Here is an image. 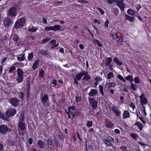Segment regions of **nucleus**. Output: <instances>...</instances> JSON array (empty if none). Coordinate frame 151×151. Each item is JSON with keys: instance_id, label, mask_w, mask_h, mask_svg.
Instances as JSON below:
<instances>
[{"instance_id": "obj_24", "label": "nucleus", "mask_w": 151, "mask_h": 151, "mask_svg": "<svg viewBox=\"0 0 151 151\" xmlns=\"http://www.w3.org/2000/svg\"><path fill=\"white\" fill-rule=\"evenodd\" d=\"M114 63L116 64L118 66H120L122 65L123 63L122 62L118 60V58L117 57H116L113 60Z\"/></svg>"}, {"instance_id": "obj_29", "label": "nucleus", "mask_w": 151, "mask_h": 151, "mask_svg": "<svg viewBox=\"0 0 151 151\" xmlns=\"http://www.w3.org/2000/svg\"><path fill=\"white\" fill-rule=\"evenodd\" d=\"M19 38L17 34L14 33L13 35V40L16 42H17L19 40Z\"/></svg>"}, {"instance_id": "obj_47", "label": "nucleus", "mask_w": 151, "mask_h": 151, "mask_svg": "<svg viewBox=\"0 0 151 151\" xmlns=\"http://www.w3.org/2000/svg\"><path fill=\"white\" fill-rule=\"evenodd\" d=\"M16 69V68L14 66H12L10 67L9 71V73H12L13 71L15 70Z\"/></svg>"}, {"instance_id": "obj_56", "label": "nucleus", "mask_w": 151, "mask_h": 151, "mask_svg": "<svg viewBox=\"0 0 151 151\" xmlns=\"http://www.w3.org/2000/svg\"><path fill=\"white\" fill-rule=\"evenodd\" d=\"M66 111L67 114L68 116V118L69 119H70L71 118V117L70 114V113L71 114H72L73 113V112L70 110L69 111Z\"/></svg>"}, {"instance_id": "obj_22", "label": "nucleus", "mask_w": 151, "mask_h": 151, "mask_svg": "<svg viewBox=\"0 0 151 151\" xmlns=\"http://www.w3.org/2000/svg\"><path fill=\"white\" fill-rule=\"evenodd\" d=\"M116 85L115 82L108 83H105V85L107 88V89H109L111 87H114Z\"/></svg>"}, {"instance_id": "obj_54", "label": "nucleus", "mask_w": 151, "mask_h": 151, "mask_svg": "<svg viewBox=\"0 0 151 151\" xmlns=\"http://www.w3.org/2000/svg\"><path fill=\"white\" fill-rule=\"evenodd\" d=\"M117 78L120 80L122 81L123 82H126L125 80L119 74L117 76Z\"/></svg>"}, {"instance_id": "obj_2", "label": "nucleus", "mask_w": 151, "mask_h": 151, "mask_svg": "<svg viewBox=\"0 0 151 151\" xmlns=\"http://www.w3.org/2000/svg\"><path fill=\"white\" fill-rule=\"evenodd\" d=\"M26 19L24 17H22L16 21L15 23L14 28L16 29L23 27L26 23Z\"/></svg>"}, {"instance_id": "obj_16", "label": "nucleus", "mask_w": 151, "mask_h": 151, "mask_svg": "<svg viewBox=\"0 0 151 151\" xmlns=\"http://www.w3.org/2000/svg\"><path fill=\"white\" fill-rule=\"evenodd\" d=\"M49 44L51 45L50 47L51 49H54L59 45L58 42V44H56V41L55 39H53L50 40L49 42Z\"/></svg>"}, {"instance_id": "obj_44", "label": "nucleus", "mask_w": 151, "mask_h": 151, "mask_svg": "<svg viewBox=\"0 0 151 151\" xmlns=\"http://www.w3.org/2000/svg\"><path fill=\"white\" fill-rule=\"evenodd\" d=\"M112 12L116 15H117L119 13V10L117 8L113 9Z\"/></svg>"}, {"instance_id": "obj_49", "label": "nucleus", "mask_w": 151, "mask_h": 151, "mask_svg": "<svg viewBox=\"0 0 151 151\" xmlns=\"http://www.w3.org/2000/svg\"><path fill=\"white\" fill-rule=\"evenodd\" d=\"M19 96L21 100H23L24 96V93L23 92H20L19 94Z\"/></svg>"}, {"instance_id": "obj_51", "label": "nucleus", "mask_w": 151, "mask_h": 151, "mask_svg": "<svg viewBox=\"0 0 151 151\" xmlns=\"http://www.w3.org/2000/svg\"><path fill=\"white\" fill-rule=\"evenodd\" d=\"M58 133L59 138L61 140H63L64 139V138L63 133L60 131H58Z\"/></svg>"}, {"instance_id": "obj_8", "label": "nucleus", "mask_w": 151, "mask_h": 151, "mask_svg": "<svg viewBox=\"0 0 151 151\" xmlns=\"http://www.w3.org/2000/svg\"><path fill=\"white\" fill-rule=\"evenodd\" d=\"M88 102L93 109H96L98 108V102L95 100L94 98H88Z\"/></svg>"}, {"instance_id": "obj_46", "label": "nucleus", "mask_w": 151, "mask_h": 151, "mask_svg": "<svg viewBox=\"0 0 151 151\" xmlns=\"http://www.w3.org/2000/svg\"><path fill=\"white\" fill-rule=\"evenodd\" d=\"M130 135L134 140H136L138 136V134H135L132 133Z\"/></svg>"}, {"instance_id": "obj_43", "label": "nucleus", "mask_w": 151, "mask_h": 151, "mask_svg": "<svg viewBox=\"0 0 151 151\" xmlns=\"http://www.w3.org/2000/svg\"><path fill=\"white\" fill-rule=\"evenodd\" d=\"M114 77V75L113 73L111 72H109L107 75V79H109Z\"/></svg>"}, {"instance_id": "obj_6", "label": "nucleus", "mask_w": 151, "mask_h": 151, "mask_svg": "<svg viewBox=\"0 0 151 151\" xmlns=\"http://www.w3.org/2000/svg\"><path fill=\"white\" fill-rule=\"evenodd\" d=\"M124 1V0H112L113 2L117 4V6L119 7L122 12L124 10L125 7Z\"/></svg>"}, {"instance_id": "obj_33", "label": "nucleus", "mask_w": 151, "mask_h": 151, "mask_svg": "<svg viewBox=\"0 0 151 151\" xmlns=\"http://www.w3.org/2000/svg\"><path fill=\"white\" fill-rule=\"evenodd\" d=\"M93 42L94 43H97L98 46L100 47H102L103 46L101 43L96 39L94 38L93 39Z\"/></svg>"}, {"instance_id": "obj_15", "label": "nucleus", "mask_w": 151, "mask_h": 151, "mask_svg": "<svg viewBox=\"0 0 151 151\" xmlns=\"http://www.w3.org/2000/svg\"><path fill=\"white\" fill-rule=\"evenodd\" d=\"M47 144L48 145L47 148L48 151H51L53 150L52 140L51 138L50 139H48L47 140Z\"/></svg>"}, {"instance_id": "obj_18", "label": "nucleus", "mask_w": 151, "mask_h": 151, "mask_svg": "<svg viewBox=\"0 0 151 151\" xmlns=\"http://www.w3.org/2000/svg\"><path fill=\"white\" fill-rule=\"evenodd\" d=\"M122 116L124 119L129 118L130 117V114L129 111L127 110H124L122 114Z\"/></svg>"}, {"instance_id": "obj_28", "label": "nucleus", "mask_w": 151, "mask_h": 151, "mask_svg": "<svg viewBox=\"0 0 151 151\" xmlns=\"http://www.w3.org/2000/svg\"><path fill=\"white\" fill-rule=\"evenodd\" d=\"M103 142L104 143L105 145H106L108 146H112L113 145L111 143V142L109 141L107 139H104Z\"/></svg>"}, {"instance_id": "obj_5", "label": "nucleus", "mask_w": 151, "mask_h": 151, "mask_svg": "<svg viewBox=\"0 0 151 151\" xmlns=\"http://www.w3.org/2000/svg\"><path fill=\"white\" fill-rule=\"evenodd\" d=\"M16 110L14 108L8 109L6 111V114L7 118L13 116L16 114Z\"/></svg>"}, {"instance_id": "obj_17", "label": "nucleus", "mask_w": 151, "mask_h": 151, "mask_svg": "<svg viewBox=\"0 0 151 151\" xmlns=\"http://www.w3.org/2000/svg\"><path fill=\"white\" fill-rule=\"evenodd\" d=\"M98 92L96 89H92L88 94L90 97H93L96 96Z\"/></svg>"}, {"instance_id": "obj_13", "label": "nucleus", "mask_w": 151, "mask_h": 151, "mask_svg": "<svg viewBox=\"0 0 151 151\" xmlns=\"http://www.w3.org/2000/svg\"><path fill=\"white\" fill-rule=\"evenodd\" d=\"M140 99V103L141 105L146 104L147 103L148 101L145 95L142 93L139 96Z\"/></svg>"}, {"instance_id": "obj_1", "label": "nucleus", "mask_w": 151, "mask_h": 151, "mask_svg": "<svg viewBox=\"0 0 151 151\" xmlns=\"http://www.w3.org/2000/svg\"><path fill=\"white\" fill-rule=\"evenodd\" d=\"M17 127L19 129L22 130L24 131L26 129V125L25 122V117L24 114H21L20 116V118L18 121Z\"/></svg>"}, {"instance_id": "obj_38", "label": "nucleus", "mask_w": 151, "mask_h": 151, "mask_svg": "<svg viewBox=\"0 0 151 151\" xmlns=\"http://www.w3.org/2000/svg\"><path fill=\"white\" fill-rule=\"evenodd\" d=\"M33 57V52H31L30 53H29L28 57V59L29 60L31 61L32 60Z\"/></svg>"}, {"instance_id": "obj_11", "label": "nucleus", "mask_w": 151, "mask_h": 151, "mask_svg": "<svg viewBox=\"0 0 151 151\" xmlns=\"http://www.w3.org/2000/svg\"><path fill=\"white\" fill-rule=\"evenodd\" d=\"M19 100L16 98H11L10 99L9 103L13 106H18L19 103Z\"/></svg>"}, {"instance_id": "obj_31", "label": "nucleus", "mask_w": 151, "mask_h": 151, "mask_svg": "<svg viewBox=\"0 0 151 151\" xmlns=\"http://www.w3.org/2000/svg\"><path fill=\"white\" fill-rule=\"evenodd\" d=\"M17 76H24V72L22 69H21L19 68L17 69Z\"/></svg>"}, {"instance_id": "obj_25", "label": "nucleus", "mask_w": 151, "mask_h": 151, "mask_svg": "<svg viewBox=\"0 0 151 151\" xmlns=\"http://www.w3.org/2000/svg\"><path fill=\"white\" fill-rule=\"evenodd\" d=\"M134 125L137 126L140 131H142L143 128L142 124L140 122H136Z\"/></svg>"}, {"instance_id": "obj_61", "label": "nucleus", "mask_w": 151, "mask_h": 151, "mask_svg": "<svg viewBox=\"0 0 151 151\" xmlns=\"http://www.w3.org/2000/svg\"><path fill=\"white\" fill-rule=\"evenodd\" d=\"M113 124L111 122H109V123L106 125V127L108 128H111L113 126Z\"/></svg>"}, {"instance_id": "obj_63", "label": "nucleus", "mask_w": 151, "mask_h": 151, "mask_svg": "<svg viewBox=\"0 0 151 151\" xmlns=\"http://www.w3.org/2000/svg\"><path fill=\"white\" fill-rule=\"evenodd\" d=\"M77 60L81 62H83L84 60L82 56L78 57Z\"/></svg>"}, {"instance_id": "obj_55", "label": "nucleus", "mask_w": 151, "mask_h": 151, "mask_svg": "<svg viewBox=\"0 0 151 151\" xmlns=\"http://www.w3.org/2000/svg\"><path fill=\"white\" fill-rule=\"evenodd\" d=\"M109 22L108 19L106 20L104 24L105 28H107L108 27V25L109 23Z\"/></svg>"}, {"instance_id": "obj_40", "label": "nucleus", "mask_w": 151, "mask_h": 151, "mask_svg": "<svg viewBox=\"0 0 151 151\" xmlns=\"http://www.w3.org/2000/svg\"><path fill=\"white\" fill-rule=\"evenodd\" d=\"M45 71L43 69H41L39 73V76L40 78L43 77L44 76Z\"/></svg>"}, {"instance_id": "obj_7", "label": "nucleus", "mask_w": 151, "mask_h": 151, "mask_svg": "<svg viewBox=\"0 0 151 151\" xmlns=\"http://www.w3.org/2000/svg\"><path fill=\"white\" fill-rule=\"evenodd\" d=\"M13 21L8 18H5L3 21V24L6 28H8L13 24Z\"/></svg>"}, {"instance_id": "obj_10", "label": "nucleus", "mask_w": 151, "mask_h": 151, "mask_svg": "<svg viewBox=\"0 0 151 151\" xmlns=\"http://www.w3.org/2000/svg\"><path fill=\"white\" fill-rule=\"evenodd\" d=\"M11 131V129L8 128L7 126L2 124L0 125V133L2 134H6L7 132H10Z\"/></svg>"}, {"instance_id": "obj_59", "label": "nucleus", "mask_w": 151, "mask_h": 151, "mask_svg": "<svg viewBox=\"0 0 151 151\" xmlns=\"http://www.w3.org/2000/svg\"><path fill=\"white\" fill-rule=\"evenodd\" d=\"M75 113V115L76 116H82V114L81 112L80 111H76L74 112Z\"/></svg>"}, {"instance_id": "obj_36", "label": "nucleus", "mask_w": 151, "mask_h": 151, "mask_svg": "<svg viewBox=\"0 0 151 151\" xmlns=\"http://www.w3.org/2000/svg\"><path fill=\"white\" fill-rule=\"evenodd\" d=\"M99 91L101 93V94L102 96H104V88L103 86L101 85H99Z\"/></svg>"}, {"instance_id": "obj_39", "label": "nucleus", "mask_w": 151, "mask_h": 151, "mask_svg": "<svg viewBox=\"0 0 151 151\" xmlns=\"http://www.w3.org/2000/svg\"><path fill=\"white\" fill-rule=\"evenodd\" d=\"M91 79V76L90 75H87L86 76H84L83 78H82V81H88L89 80Z\"/></svg>"}, {"instance_id": "obj_32", "label": "nucleus", "mask_w": 151, "mask_h": 151, "mask_svg": "<svg viewBox=\"0 0 151 151\" xmlns=\"http://www.w3.org/2000/svg\"><path fill=\"white\" fill-rule=\"evenodd\" d=\"M37 30V29L36 28L34 27L33 26L32 27V28H30L29 27L28 28V31L29 32H35Z\"/></svg>"}, {"instance_id": "obj_53", "label": "nucleus", "mask_w": 151, "mask_h": 151, "mask_svg": "<svg viewBox=\"0 0 151 151\" xmlns=\"http://www.w3.org/2000/svg\"><path fill=\"white\" fill-rule=\"evenodd\" d=\"M39 53L42 55H47L48 54V53L46 51L44 50H40L39 51Z\"/></svg>"}, {"instance_id": "obj_23", "label": "nucleus", "mask_w": 151, "mask_h": 151, "mask_svg": "<svg viewBox=\"0 0 151 151\" xmlns=\"http://www.w3.org/2000/svg\"><path fill=\"white\" fill-rule=\"evenodd\" d=\"M125 17L126 19L129 20L130 22H133L135 21V18L133 17H131L127 14H126Z\"/></svg>"}, {"instance_id": "obj_4", "label": "nucleus", "mask_w": 151, "mask_h": 151, "mask_svg": "<svg viewBox=\"0 0 151 151\" xmlns=\"http://www.w3.org/2000/svg\"><path fill=\"white\" fill-rule=\"evenodd\" d=\"M61 27L59 25H55L53 26H47L45 28L44 30L46 31H53L56 32L58 30L63 31L61 30Z\"/></svg>"}, {"instance_id": "obj_21", "label": "nucleus", "mask_w": 151, "mask_h": 151, "mask_svg": "<svg viewBox=\"0 0 151 151\" xmlns=\"http://www.w3.org/2000/svg\"><path fill=\"white\" fill-rule=\"evenodd\" d=\"M112 61V58L110 57H108L105 60L104 65L106 66H109L111 64Z\"/></svg>"}, {"instance_id": "obj_12", "label": "nucleus", "mask_w": 151, "mask_h": 151, "mask_svg": "<svg viewBox=\"0 0 151 151\" xmlns=\"http://www.w3.org/2000/svg\"><path fill=\"white\" fill-rule=\"evenodd\" d=\"M8 14L9 16H15L17 15L16 9L14 7H11L9 9Z\"/></svg>"}, {"instance_id": "obj_57", "label": "nucleus", "mask_w": 151, "mask_h": 151, "mask_svg": "<svg viewBox=\"0 0 151 151\" xmlns=\"http://www.w3.org/2000/svg\"><path fill=\"white\" fill-rule=\"evenodd\" d=\"M107 139L111 142H114V139L109 135H108L107 136Z\"/></svg>"}, {"instance_id": "obj_20", "label": "nucleus", "mask_w": 151, "mask_h": 151, "mask_svg": "<svg viewBox=\"0 0 151 151\" xmlns=\"http://www.w3.org/2000/svg\"><path fill=\"white\" fill-rule=\"evenodd\" d=\"M40 63V60L37 59L35 61L32 66V68L33 70H35L39 66Z\"/></svg>"}, {"instance_id": "obj_35", "label": "nucleus", "mask_w": 151, "mask_h": 151, "mask_svg": "<svg viewBox=\"0 0 151 151\" xmlns=\"http://www.w3.org/2000/svg\"><path fill=\"white\" fill-rule=\"evenodd\" d=\"M127 13L128 14L131 16H132L134 14L135 12L134 10H133L131 9H128L127 11Z\"/></svg>"}, {"instance_id": "obj_14", "label": "nucleus", "mask_w": 151, "mask_h": 151, "mask_svg": "<svg viewBox=\"0 0 151 151\" xmlns=\"http://www.w3.org/2000/svg\"><path fill=\"white\" fill-rule=\"evenodd\" d=\"M83 76L82 75L81 72L78 73L76 75L75 78L74 79V83L77 85H78V83L77 81H79L81 80Z\"/></svg>"}, {"instance_id": "obj_3", "label": "nucleus", "mask_w": 151, "mask_h": 151, "mask_svg": "<svg viewBox=\"0 0 151 151\" xmlns=\"http://www.w3.org/2000/svg\"><path fill=\"white\" fill-rule=\"evenodd\" d=\"M41 102L43 106L45 107H47L49 106V104L48 101H49V97L48 94L45 93L41 96Z\"/></svg>"}, {"instance_id": "obj_42", "label": "nucleus", "mask_w": 151, "mask_h": 151, "mask_svg": "<svg viewBox=\"0 0 151 151\" xmlns=\"http://www.w3.org/2000/svg\"><path fill=\"white\" fill-rule=\"evenodd\" d=\"M125 78L127 80H128L131 82H132L133 81L132 77L130 76L129 75L126 76L125 77Z\"/></svg>"}, {"instance_id": "obj_26", "label": "nucleus", "mask_w": 151, "mask_h": 151, "mask_svg": "<svg viewBox=\"0 0 151 151\" xmlns=\"http://www.w3.org/2000/svg\"><path fill=\"white\" fill-rule=\"evenodd\" d=\"M24 76H17L16 77L17 82L19 83H21L23 81Z\"/></svg>"}, {"instance_id": "obj_9", "label": "nucleus", "mask_w": 151, "mask_h": 151, "mask_svg": "<svg viewBox=\"0 0 151 151\" xmlns=\"http://www.w3.org/2000/svg\"><path fill=\"white\" fill-rule=\"evenodd\" d=\"M111 110L113 112L115 115L116 116L120 117L122 114L121 110L117 106H113Z\"/></svg>"}, {"instance_id": "obj_62", "label": "nucleus", "mask_w": 151, "mask_h": 151, "mask_svg": "<svg viewBox=\"0 0 151 151\" xmlns=\"http://www.w3.org/2000/svg\"><path fill=\"white\" fill-rule=\"evenodd\" d=\"M97 9L99 11L101 14H104L105 13L104 11L102 9L99 7L97 8Z\"/></svg>"}, {"instance_id": "obj_37", "label": "nucleus", "mask_w": 151, "mask_h": 151, "mask_svg": "<svg viewBox=\"0 0 151 151\" xmlns=\"http://www.w3.org/2000/svg\"><path fill=\"white\" fill-rule=\"evenodd\" d=\"M130 88L134 91H136L137 90V85L134 83H130Z\"/></svg>"}, {"instance_id": "obj_64", "label": "nucleus", "mask_w": 151, "mask_h": 151, "mask_svg": "<svg viewBox=\"0 0 151 151\" xmlns=\"http://www.w3.org/2000/svg\"><path fill=\"white\" fill-rule=\"evenodd\" d=\"M81 73L83 76L84 75V76L89 75L88 74V72L86 71L83 70L81 72Z\"/></svg>"}, {"instance_id": "obj_41", "label": "nucleus", "mask_w": 151, "mask_h": 151, "mask_svg": "<svg viewBox=\"0 0 151 151\" xmlns=\"http://www.w3.org/2000/svg\"><path fill=\"white\" fill-rule=\"evenodd\" d=\"M86 151H92L93 150V146L91 145H88V150L87 147V145L86 144Z\"/></svg>"}, {"instance_id": "obj_30", "label": "nucleus", "mask_w": 151, "mask_h": 151, "mask_svg": "<svg viewBox=\"0 0 151 151\" xmlns=\"http://www.w3.org/2000/svg\"><path fill=\"white\" fill-rule=\"evenodd\" d=\"M37 144L39 147L41 149H42L44 147V143L40 139L38 141Z\"/></svg>"}, {"instance_id": "obj_60", "label": "nucleus", "mask_w": 151, "mask_h": 151, "mask_svg": "<svg viewBox=\"0 0 151 151\" xmlns=\"http://www.w3.org/2000/svg\"><path fill=\"white\" fill-rule=\"evenodd\" d=\"M78 2L79 3H82L83 4H86L88 3V1L84 0H79Z\"/></svg>"}, {"instance_id": "obj_50", "label": "nucleus", "mask_w": 151, "mask_h": 151, "mask_svg": "<svg viewBox=\"0 0 151 151\" xmlns=\"http://www.w3.org/2000/svg\"><path fill=\"white\" fill-rule=\"evenodd\" d=\"M50 40V38L49 37L46 38L42 40V43L44 44L46 42H48Z\"/></svg>"}, {"instance_id": "obj_52", "label": "nucleus", "mask_w": 151, "mask_h": 151, "mask_svg": "<svg viewBox=\"0 0 151 151\" xmlns=\"http://www.w3.org/2000/svg\"><path fill=\"white\" fill-rule=\"evenodd\" d=\"M54 144L56 148H58L60 147V145L58 141L57 140H54Z\"/></svg>"}, {"instance_id": "obj_58", "label": "nucleus", "mask_w": 151, "mask_h": 151, "mask_svg": "<svg viewBox=\"0 0 151 151\" xmlns=\"http://www.w3.org/2000/svg\"><path fill=\"white\" fill-rule=\"evenodd\" d=\"M111 35L112 36L114 40L116 39L119 36H118L117 34L116 33H114V34H111Z\"/></svg>"}, {"instance_id": "obj_19", "label": "nucleus", "mask_w": 151, "mask_h": 151, "mask_svg": "<svg viewBox=\"0 0 151 151\" xmlns=\"http://www.w3.org/2000/svg\"><path fill=\"white\" fill-rule=\"evenodd\" d=\"M116 39V44L117 45H120L123 42V38L121 36H119Z\"/></svg>"}, {"instance_id": "obj_48", "label": "nucleus", "mask_w": 151, "mask_h": 151, "mask_svg": "<svg viewBox=\"0 0 151 151\" xmlns=\"http://www.w3.org/2000/svg\"><path fill=\"white\" fill-rule=\"evenodd\" d=\"M134 81L135 83L139 84L140 83V79L138 77H136L134 78Z\"/></svg>"}, {"instance_id": "obj_45", "label": "nucleus", "mask_w": 151, "mask_h": 151, "mask_svg": "<svg viewBox=\"0 0 151 151\" xmlns=\"http://www.w3.org/2000/svg\"><path fill=\"white\" fill-rule=\"evenodd\" d=\"M93 123L91 121H88L86 123V126L88 128H90L92 127L93 125Z\"/></svg>"}, {"instance_id": "obj_27", "label": "nucleus", "mask_w": 151, "mask_h": 151, "mask_svg": "<svg viewBox=\"0 0 151 151\" xmlns=\"http://www.w3.org/2000/svg\"><path fill=\"white\" fill-rule=\"evenodd\" d=\"M17 60L19 61H23L25 59V58L24 57V55H20L18 56H17Z\"/></svg>"}, {"instance_id": "obj_34", "label": "nucleus", "mask_w": 151, "mask_h": 151, "mask_svg": "<svg viewBox=\"0 0 151 151\" xmlns=\"http://www.w3.org/2000/svg\"><path fill=\"white\" fill-rule=\"evenodd\" d=\"M0 118L4 120H7L8 119L7 116H6L1 111H0Z\"/></svg>"}]
</instances>
